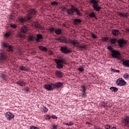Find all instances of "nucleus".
<instances>
[{"mask_svg":"<svg viewBox=\"0 0 129 129\" xmlns=\"http://www.w3.org/2000/svg\"><path fill=\"white\" fill-rule=\"evenodd\" d=\"M70 125H73V122L72 121L70 122V123H69V126Z\"/></svg>","mask_w":129,"mask_h":129,"instance_id":"nucleus-62","label":"nucleus"},{"mask_svg":"<svg viewBox=\"0 0 129 129\" xmlns=\"http://www.w3.org/2000/svg\"><path fill=\"white\" fill-rule=\"evenodd\" d=\"M87 45L86 44H83L78 46L77 48L80 49V51H83V50H86L87 48Z\"/></svg>","mask_w":129,"mask_h":129,"instance_id":"nucleus-17","label":"nucleus"},{"mask_svg":"<svg viewBox=\"0 0 129 129\" xmlns=\"http://www.w3.org/2000/svg\"><path fill=\"white\" fill-rule=\"evenodd\" d=\"M118 60H120L121 62H122L123 66L129 68V59L124 60L120 57V59H118Z\"/></svg>","mask_w":129,"mask_h":129,"instance_id":"nucleus-7","label":"nucleus"},{"mask_svg":"<svg viewBox=\"0 0 129 129\" xmlns=\"http://www.w3.org/2000/svg\"><path fill=\"white\" fill-rule=\"evenodd\" d=\"M42 39H44V37H43V35H42V34H38L37 35L35 40L37 43H39V42H40V40H42Z\"/></svg>","mask_w":129,"mask_h":129,"instance_id":"nucleus-16","label":"nucleus"},{"mask_svg":"<svg viewBox=\"0 0 129 129\" xmlns=\"http://www.w3.org/2000/svg\"><path fill=\"white\" fill-rule=\"evenodd\" d=\"M75 12L77 13V16H79V17H81L82 16V14H81V12H80V11L78 10L77 8H75Z\"/></svg>","mask_w":129,"mask_h":129,"instance_id":"nucleus-26","label":"nucleus"},{"mask_svg":"<svg viewBox=\"0 0 129 129\" xmlns=\"http://www.w3.org/2000/svg\"><path fill=\"white\" fill-rule=\"evenodd\" d=\"M111 129H116V127L113 126V127H112Z\"/></svg>","mask_w":129,"mask_h":129,"instance_id":"nucleus-64","label":"nucleus"},{"mask_svg":"<svg viewBox=\"0 0 129 129\" xmlns=\"http://www.w3.org/2000/svg\"><path fill=\"white\" fill-rule=\"evenodd\" d=\"M30 129H40V128H39L38 127L35 126L34 125H31L30 126Z\"/></svg>","mask_w":129,"mask_h":129,"instance_id":"nucleus-44","label":"nucleus"},{"mask_svg":"<svg viewBox=\"0 0 129 129\" xmlns=\"http://www.w3.org/2000/svg\"><path fill=\"white\" fill-rule=\"evenodd\" d=\"M110 90L113 92H116L117 91H118V89L115 87H111L110 88Z\"/></svg>","mask_w":129,"mask_h":129,"instance_id":"nucleus-27","label":"nucleus"},{"mask_svg":"<svg viewBox=\"0 0 129 129\" xmlns=\"http://www.w3.org/2000/svg\"><path fill=\"white\" fill-rule=\"evenodd\" d=\"M105 129H110V125H106L105 126Z\"/></svg>","mask_w":129,"mask_h":129,"instance_id":"nucleus-59","label":"nucleus"},{"mask_svg":"<svg viewBox=\"0 0 129 129\" xmlns=\"http://www.w3.org/2000/svg\"><path fill=\"white\" fill-rule=\"evenodd\" d=\"M10 26L13 29H16V28H17V25L16 24H10Z\"/></svg>","mask_w":129,"mask_h":129,"instance_id":"nucleus-46","label":"nucleus"},{"mask_svg":"<svg viewBox=\"0 0 129 129\" xmlns=\"http://www.w3.org/2000/svg\"><path fill=\"white\" fill-rule=\"evenodd\" d=\"M31 54H32V55H36V51H32L31 52Z\"/></svg>","mask_w":129,"mask_h":129,"instance_id":"nucleus-61","label":"nucleus"},{"mask_svg":"<svg viewBox=\"0 0 129 129\" xmlns=\"http://www.w3.org/2000/svg\"><path fill=\"white\" fill-rule=\"evenodd\" d=\"M116 84L118 86H124V85H126V82L122 78H119L116 80Z\"/></svg>","mask_w":129,"mask_h":129,"instance_id":"nucleus-2","label":"nucleus"},{"mask_svg":"<svg viewBox=\"0 0 129 129\" xmlns=\"http://www.w3.org/2000/svg\"><path fill=\"white\" fill-rule=\"evenodd\" d=\"M119 16L123 17L124 18H127V13H118Z\"/></svg>","mask_w":129,"mask_h":129,"instance_id":"nucleus-33","label":"nucleus"},{"mask_svg":"<svg viewBox=\"0 0 129 129\" xmlns=\"http://www.w3.org/2000/svg\"><path fill=\"white\" fill-rule=\"evenodd\" d=\"M51 6H58V3L57 2H53L51 3Z\"/></svg>","mask_w":129,"mask_h":129,"instance_id":"nucleus-48","label":"nucleus"},{"mask_svg":"<svg viewBox=\"0 0 129 129\" xmlns=\"http://www.w3.org/2000/svg\"><path fill=\"white\" fill-rule=\"evenodd\" d=\"M42 111H43V112H44V113H46V112H48V108L45 106H43L42 107Z\"/></svg>","mask_w":129,"mask_h":129,"instance_id":"nucleus-36","label":"nucleus"},{"mask_svg":"<svg viewBox=\"0 0 129 129\" xmlns=\"http://www.w3.org/2000/svg\"><path fill=\"white\" fill-rule=\"evenodd\" d=\"M33 40H34V37L31 36V35H29L28 37V41H30V42L33 41Z\"/></svg>","mask_w":129,"mask_h":129,"instance_id":"nucleus-42","label":"nucleus"},{"mask_svg":"<svg viewBox=\"0 0 129 129\" xmlns=\"http://www.w3.org/2000/svg\"><path fill=\"white\" fill-rule=\"evenodd\" d=\"M18 36H19V37H20V38H23V37H24V36H23L22 34H19V35H18Z\"/></svg>","mask_w":129,"mask_h":129,"instance_id":"nucleus-63","label":"nucleus"},{"mask_svg":"<svg viewBox=\"0 0 129 129\" xmlns=\"http://www.w3.org/2000/svg\"><path fill=\"white\" fill-rule=\"evenodd\" d=\"M51 118H52L53 119H57V116H56L55 115H52L51 116Z\"/></svg>","mask_w":129,"mask_h":129,"instance_id":"nucleus-58","label":"nucleus"},{"mask_svg":"<svg viewBox=\"0 0 129 129\" xmlns=\"http://www.w3.org/2000/svg\"><path fill=\"white\" fill-rule=\"evenodd\" d=\"M34 26H35V28L37 29H42V27H41V25L39 24V23L37 22H35L34 23Z\"/></svg>","mask_w":129,"mask_h":129,"instance_id":"nucleus-32","label":"nucleus"},{"mask_svg":"<svg viewBox=\"0 0 129 129\" xmlns=\"http://www.w3.org/2000/svg\"><path fill=\"white\" fill-rule=\"evenodd\" d=\"M37 11L35 9H31L29 11V13L27 14V20L29 21L31 20L32 18H33V15H36Z\"/></svg>","mask_w":129,"mask_h":129,"instance_id":"nucleus-3","label":"nucleus"},{"mask_svg":"<svg viewBox=\"0 0 129 129\" xmlns=\"http://www.w3.org/2000/svg\"><path fill=\"white\" fill-rule=\"evenodd\" d=\"M55 62H56L57 65L58 64H59V63H61V61H60V59H55Z\"/></svg>","mask_w":129,"mask_h":129,"instance_id":"nucleus-52","label":"nucleus"},{"mask_svg":"<svg viewBox=\"0 0 129 129\" xmlns=\"http://www.w3.org/2000/svg\"><path fill=\"white\" fill-rule=\"evenodd\" d=\"M2 46L4 47V48H7L9 47V45L7 43L3 42L2 44Z\"/></svg>","mask_w":129,"mask_h":129,"instance_id":"nucleus-38","label":"nucleus"},{"mask_svg":"<svg viewBox=\"0 0 129 129\" xmlns=\"http://www.w3.org/2000/svg\"><path fill=\"white\" fill-rule=\"evenodd\" d=\"M26 84L27 83L22 80H18L16 82V84H18V85H19V86H21V87L26 86Z\"/></svg>","mask_w":129,"mask_h":129,"instance_id":"nucleus-12","label":"nucleus"},{"mask_svg":"<svg viewBox=\"0 0 129 129\" xmlns=\"http://www.w3.org/2000/svg\"><path fill=\"white\" fill-rule=\"evenodd\" d=\"M102 105L103 106V107H104L105 108H107V107H108V106H107V105H106V103H104V102H102Z\"/></svg>","mask_w":129,"mask_h":129,"instance_id":"nucleus-45","label":"nucleus"},{"mask_svg":"<svg viewBox=\"0 0 129 129\" xmlns=\"http://www.w3.org/2000/svg\"><path fill=\"white\" fill-rule=\"evenodd\" d=\"M5 37H10V36H11V33L10 32H7L5 34Z\"/></svg>","mask_w":129,"mask_h":129,"instance_id":"nucleus-54","label":"nucleus"},{"mask_svg":"<svg viewBox=\"0 0 129 129\" xmlns=\"http://www.w3.org/2000/svg\"><path fill=\"white\" fill-rule=\"evenodd\" d=\"M67 9L66 7H64L61 8V11L62 12H66V13H67Z\"/></svg>","mask_w":129,"mask_h":129,"instance_id":"nucleus-50","label":"nucleus"},{"mask_svg":"<svg viewBox=\"0 0 129 129\" xmlns=\"http://www.w3.org/2000/svg\"><path fill=\"white\" fill-rule=\"evenodd\" d=\"M71 44H72L77 48H78V46H79V45H80L79 42H78V41L76 40H72Z\"/></svg>","mask_w":129,"mask_h":129,"instance_id":"nucleus-14","label":"nucleus"},{"mask_svg":"<svg viewBox=\"0 0 129 129\" xmlns=\"http://www.w3.org/2000/svg\"><path fill=\"white\" fill-rule=\"evenodd\" d=\"M50 118H51V116L47 115L45 116V119H50Z\"/></svg>","mask_w":129,"mask_h":129,"instance_id":"nucleus-56","label":"nucleus"},{"mask_svg":"<svg viewBox=\"0 0 129 129\" xmlns=\"http://www.w3.org/2000/svg\"><path fill=\"white\" fill-rule=\"evenodd\" d=\"M78 71H80V72H83V71H84V69L83 68H79Z\"/></svg>","mask_w":129,"mask_h":129,"instance_id":"nucleus-53","label":"nucleus"},{"mask_svg":"<svg viewBox=\"0 0 129 129\" xmlns=\"http://www.w3.org/2000/svg\"><path fill=\"white\" fill-rule=\"evenodd\" d=\"M71 41H72V39H70V38H66V44H68L69 43H70L71 44Z\"/></svg>","mask_w":129,"mask_h":129,"instance_id":"nucleus-37","label":"nucleus"},{"mask_svg":"<svg viewBox=\"0 0 129 129\" xmlns=\"http://www.w3.org/2000/svg\"><path fill=\"white\" fill-rule=\"evenodd\" d=\"M81 91H82V92L83 93V97H85V95H86V87H85V86H82L81 87Z\"/></svg>","mask_w":129,"mask_h":129,"instance_id":"nucleus-15","label":"nucleus"},{"mask_svg":"<svg viewBox=\"0 0 129 129\" xmlns=\"http://www.w3.org/2000/svg\"><path fill=\"white\" fill-rule=\"evenodd\" d=\"M92 37L93 39H96L97 38V36L94 34H92Z\"/></svg>","mask_w":129,"mask_h":129,"instance_id":"nucleus-55","label":"nucleus"},{"mask_svg":"<svg viewBox=\"0 0 129 129\" xmlns=\"http://www.w3.org/2000/svg\"><path fill=\"white\" fill-rule=\"evenodd\" d=\"M52 128H53V129H57V125H52Z\"/></svg>","mask_w":129,"mask_h":129,"instance_id":"nucleus-60","label":"nucleus"},{"mask_svg":"<svg viewBox=\"0 0 129 129\" xmlns=\"http://www.w3.org/2000/svg\"><path fill=\"white\" fill-rule=\"evenodd\" d=\"M60 51L63 53V54H68L71 53V50L66 46H62L60 48Z\"/></svg>","mask_w":129,"mask_h":129,"instance_id":"nucleus-8","label":"nucleus"},{"mask_svg":"<svg viewBox=\"0 0 129 129\" xmlns=\"http://www.w3.org/2000/svg\"><path fill=\"white\" fill-rule=\"evenodd\" d=\"M56 68H57V69H62V68H63V65L59 63L57 64Z\"/></svg>","mask_w":129,"mask_h":129,"instance_id":"nucleus-40","label":"nucleus"},{"mask_svg":"<svg viewBox=\"0 0 129 129\" xmlns=\"http://www.w3.org/2000/svg\"><path fill=\"white\" fill-rule=\"evenodd\" d=\"M24 91H26V92H28L29 91V90H30V89H29V88H24Z\"/></svg>","mask_w":129,"mask_h":129,"instance_id":"nucleus-57","label":"nucleus"},{"mask_svg":"<svg viewBox=\"0 0 129 129\" xmlns=\"http://www.w3.org/2000/svg\"><path fill=\"white\" fill-rule=\"evenodd\" d=\"M5 117L6 118L7 120L11 121L12 120V119H13V118H14V117H15V115L10 112H7L5 114Z\"/></svg>","mask_w":129,"mask_h":129,"instance_id":"nucleus-4","label":"nucleus"},{"mask_svg":"<svg viewBox=\"0 0 129 129\" xmlns=\"http://www.w3.org/2000/svg\"><path fill=\"white\" fill-rule=\"evenodd\" d=\"M112 34L113 36H115V37H117L119 36L120 32L118 30L114 29L112 31Z\"/></svg>","mask_w":129,"mask_h":129,"instance_id":"nucleus-19","label":"nucleus"},{"mask_svg":"<svg viewBox=\"0 0 129 129\" xmlns=\"http://www.w3.org/2000/svg\"><path fill=\"white\" fill-rule=\"evenodd\" d=\"M0 78H1L2 80H7V75L3 74H1L0 75Z\"/></svg>","mask_w":129,"mask_h":129,"instance_id":"nucleus-31","label":"nucleus"},{"mask_svg":"<svg viewBox=\"0 0 129 129\" xmlns=\"http://www.w3.org/2000/svg\"><path fill=\"white\" fill-rule=\"evenodd\" d=\"M63 86V83L58 82H56L55 84L52 83V87L53 89H58V88H61Z\"/></svg>","mask_w":129,"mask_h":129,"instance_id":"nucleus-6","label":"nucleus"},{"mask_svg":"<svg viewBox=\"0 0 129 129\" xmlns=\"http://www.w3.org/2000/svg\"><path fill=\"white\" fill-rule=\"evenodd\" d=\"M116 42H117V39H116V38H111L110 39V43H111V44H116Z\"/></svg>","mask_w":129,"mask_h":129,"instance_id":"nucleus-28","label":"nucleus"},{"mask_svg":"<svg viewBox=\"0 0 129 129\" xmlns=\"http://www.w3.org/2000/svg\"><path fill=\"white\" fill-rule=\"evenodd\" d=\"M92 8L96 11V12H100V10H101V7L98 6V5H92Z\"/></svg>","mask_w":129,"mask_h":129,"instance_id":"nucleus-20","label":"nucleus"},{"mask_svg":"<svg viewBox=\"0 0 129 129\" xmlns=\"http://www.w3.org/2000/svg\"><path fill=\"white\" fill-rule=\"evenodd\" d=\"M82 21L79 19H75L74 20V24L75 25H78V23H81Z\"/></svg>","mask_w":129,"mask_h":129,"instance_id":"nucleus-30","label":"nucleus"},{"mask_svg":"<svg viewBox=\"0 0 129 129\" xmlns=\"http://www.w3.org/2000/svg\"><path fill=\"white\" fill-rule=\"evenodd\" d=\"M122 123H123L124 124H129V116H125L121 120Z\"/></svg>","mask_w":129,"mask_h":129,"instance_id":"nucleus-13","label":"nucleus"},{"mask_svg":"<svg viewBox=\"0 0 129 129\" xmlns=\"http://www.w3.org/2000/svg\"><path fill=\"white\" fill-rule=\"evenodd\" d=\"M38 48L40 50H41V51H43V52H47V51H48V48L43 46H38Z\"/></svg>","mask_w":129,"mask_h":129,"instance_id":"nucleus-23","label":"nucleus"},{"mask_svg":"<svg viewBox=\"0 0 129 129\" xmlns=\"http://www.w3.org/2000/svg\"><path fill=\"white\" fill-rule=\"evenodd\" d=\"M7 51L8 52H13L14 50H13V46L12 45H9L7 47Z\"/></svg>","mask_w":129,"mask_h":129,"instance_id":"nucleus-34","label":"nucleus"},{"mask_svg":"<svg viewBox=\"0 0 129 129\" xmlns=\"http://www.w3.org/2000/svg\"><path fill=\"white\" fill-rule=\"evenodd\" d=\"M90 2L93 4V6H96L99 4V0H91Z\"/></svg>","mask_w":129,"mask_h":129,"instance_id":"nucleus-21","label":"nucleus"},{"mask_svg":"<svg viewBox=\"0 0 129 129\" xmlns=\"http://www.w3.org/2000/svg\"><path fill=\"white\" fill-rule=\"evenodd\" d=\"M49 32H50V33H53V32H54L55 31V28L54 27H51L50 28H49Z\"/></svg>","mask_w":129,"mask_h":129,"instance_id":"nucleus-47","label":"nucleus"},{"mask_svg":"<svg viewBox=\"0 0 129 129\" xmlns=\"http://www.w3.org/2000/svg\"><path fill=\"white\" fill-rule=\"evenodd\" d=\"M89 17L90 18H94L96 20H97V17H96V15H95V13L94 12H92L91 14L89 15Z\"/></svg>","mask_w":129,"mask_h":129,"instance_id":"nucleus-29","label":"nucleus"},{"mask_svg":"<svg viewBox=\"0 0 129 129\" xmlns=\"http://www.w3.org/2000/svg\"><path fill=\"white\" fill-rule=\"evenodd\" d=\"M44 88L48 91L54 90V88H53V83L50 85H45L44 86Z\"/></svg>","mask_w":129,"mask_h":129,"instance_id":"nucleus-10","label":"nucleus"},{"mask_svg":"<svg viewBox=\"0 0 129 129\" xmlns=\"http://www.w3.org/2000/svg\"><path fill=\"white\" fill-rule=\"evenodd\" d=\"M75 8L74 9H67V14L69 16H74Z\"/></svg>","mask_w":129,"mask_h":129,"instance_id":"nucleus-11","label":"nucleus"},{"mask_svg":"<svg viewBox=\"0 0 129 129\" xmlns=\"http://www.w3.org/2000/svg\"><path fill=\"white\" fill-rule=\"evenodd\" d=\"M128 77H129L128 74L126 73L123 75V78H124V79H127Z\"/></svg>","mask_w":129,"mask_h":129,"instance_id":"nucleus-43","label":"nucleus"},{"mask_svg":"<svg viewBox=\"0 0 129 129\" xmlns=\"http://www.w3.org/2000/svg\"><path fill=\"white\" fill-rule=\"evenodd\" d=\"M117 42L118 44V46L120 48H121V47H123L124 45H126V43H127L125 40H124L123 39H119L117 41Z\"/></svg>","mask_w":129,"mask_h":129,"instance_id":"nucleus-9","label":"nucleus"},{"mask_svg":"<svg viewBox=\"0 0 129 129\" xmlns=\"http://www.w3.org/2000/svg\"><path fill=\"white\" fill-rule=\"evenodd\" d=\"M108 50L111 51L112 52L111 56L113 58H115V59H120L119 57V55H120V53L118 51H115L112 49V47L111 46H108L107 48Z\"/></svg>","mask_w":129,"mask_h":129,"instance_id":"nucleus-1","label":"nucleus"},{"mask_svg":"<svg viewBox=\"0 0 129 129\" xmlns=\"http://www.w3.org/2000/svg\"><path fill=\"white\" fill-rule=\"evenodd\" d=\"M21 33H27L28 32V27L26 26H23L21 30Z\"/></svg>","mask_w":129,"mask_h":129,"instance_id":"nucleus-24","label":"nucleus"},{"mask_svg":"<svg viewBox=\"0 0 129 129\" xmlns=\"http://www.w3.org/2000/svg\"><path fill=\"white\" fill-rule=\"evenodd\" d=\"M20 70H22V71H28V70L26 69V67L24 66H21L20 68Z\"/></svg>","mask_w":129,"mask_h":129,"instance_id":"nucleus-41","label":"nucleus"},{"mask_svg":"<svg viewBox=\"0 0 129 129\" xmlns=\"http://www.w3.org/2000/svg\"><path fill=\"white\" fill-rule=\"evenodd\" d=\"M55 75L58 78H62L63 77V73L60 71H56L55 72Z\"/></svg>","mask_w":129,"mask_h":129,"instance_id":"nucleus-18","label":"nucleus"},{"mask_svg":"<svg viewBox=\"0 0 129 129\" xmlns=\"http://www.w3.org/2000/svg\"><path fill=\"white\" fill-rule=\"evenodd\" d=\"M26 20L27 19H25L22 17L18 18V22H20V23H25V21H26Z\"/></svg>","mask_w":129,"mask_h":129,"instance_id":"nucleus-25","label":"nucleus"},{"mask_svg":"<svg viewBox=\"0 0 129 129\" xmlns=\"http://www.w3.org/2000/svg\"><path fill=\"white\" fill-rule=\"evenodd\" d=\"M0 61L4 62V61H8V57L5 52H2L0 53Z\"/></svg>","mask_w":129,"mask_h":129,"instance_id":"nucleus-5","label":"nucleus"},{"mask_svg":"<svg viewBox=\"0 0 129 129\" xmlns=\"http://www.w3.org/2000/svg\"><path fill=\"white\" fill-rule=\"evenodd\" d=\"M54 32L56 35H60L61 34V33H62V31H61L60 29H57L54 31Z\"/></svg>","mask_w":129,"mask_h":129,"instance_id":"nucleus-35","label":"nucleus"},{"mask_svg":"<svg viewBox=\"0 0 129 129\" xmlns=\"http://www.w3.org/2000/svg\"><path fill=\"white\" fill-rule=\"evenodd\" d=\"M56 41H58V42H60V43H66V38H58L56 39Z\"/></svg>","mask_w":129,"mask_h":129,"instance_id":"nucleus-22","label":"nucleus"},{"mask_svg":"<svg viewBox=\"0 0 129 129\" xmlns=\"http://www.w3.org/2000/svg\"><path fill=\"white\" fill-rule=\"evenodd\" d=\"M102 40L103 41H104V42H107V41L108 40V38L106 37H104L102 38Z\"/></svg>","mask_w":129,"mask_h":129,"instance_id":"nucleus-51","label":"nucleus"},{"mask_svg":"<svg viewBox=\"0 0 129 129\" xmlns=\"http://www.w3.org/2000/svg\"><path fill=\"white\" fill-rule=\"evenodd\" d=\"M111 71L112 72H114V73H119L120 72V71L119 70H114L113 69H111Z\"/></svg>","mask_w":129,"mask_h":129,"instance_id":"nucleus-39","label":"nucleus"},{"mask_svg":"<svg viewBox=\"0 0 129 129\" xmlns=\"http://www.w3.org/2000/svg\"><path fill=\"white\" fill-rule=\"evenodd\" d=\"M59 60L60 61V63L62 64L66 63V60H65V59H63L62 58H59Z\"/></svg>","mask_w":129,"mask_h":129,"instance_id":"nucleus-49","label":"nucleus"}]
</instances>
